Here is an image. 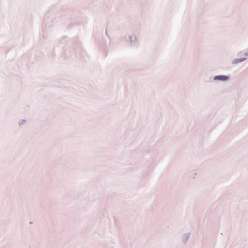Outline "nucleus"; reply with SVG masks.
<instances>
[{
    "instance_id": "f03ea898",
    "label": "nucleus",
    "mask_w": 248,
    "mask_h": 248,
    "mask_svg": "<svg viewBox=\"0 0 248 248\" xmlns=\"http://www.w3.org/2000/svg\"><path fill=\"white\" fill-rule=\"evenodd\" d=\"M235 62L236 63V62H238L241 61L242 60H235Z\"/></svg>"
},
{
    "instance_id": "f257e3e1",
    "label": "nucleus",
    "mask_w": 248,
    "mask_h": 248,
    "mask_svg": "<svg viewBox=\"0 0 248 248\" xmlns=\"http://www.w3.org/2000/svg\"><path fill=\"white\" fill-rule=\"evenodd\" d=\"M228 77L226 76H224V75L216 76L214 77V79L215 80H221V81H225V80H228Z\"/></svg>"
}]
</instances>
